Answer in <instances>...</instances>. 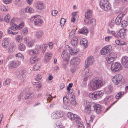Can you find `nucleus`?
<instances>
[{
	"label": "nucleus",
	"mask_w": 128,
	"mask_h": 128,
	"mask_svg": "<svg viewBox=\"0 0 128 128\" xmlns=\"http://www.w3.org/2000/svg\"><path fill=\"white\" fill-rule=\"evenodd\" d=\"M122 68V67L121 64L118 62L113 63L111 67L112 70L114 72L120 70Z\"/></svg>",
	"instance_id": "20e7f679"
},
{
	"label": "nucleus",
	"mask_w": 128,
	"mask_h": 128,
	"mask_svg": "<svg viewBox=\"0 0 128 128\" xmlns=\"http://www.w3.org/2000/svg\"><path fill=\"white\" fill-rule=\"evenodd\" d=\"M16 57H18V58H24V56L22 55L21 54L19 53L16 54Z\"/></svg>",
	"instance_id": "13d9d810"
},
{
	"label": "nucleus",
	"mask_w": 128,
	"mask_h": 128,
	"mask_svg": "<svg viewBox=\"0 0 128 128\" xmlns=\"http://www.w3.org/2000/svg\"><path fill=\"white\" fill-rule=\"evenodd\" d=\"M14 46V44L13 43L10 44L8 49V52L9 54L12 53L14 51L15 49Z\"/></svg>",
	"instance_id": "aec40b11"
},
{
	"label": "nucleus",
	"mask_w": 128,
	"mask_h": 128,
	"mask_svg": "<svg viewBox=\"0 0 128 128\" xmlns=\"http://www.w3.org/2000/svg\"><path fill=\"white\" fill-rule=\"evenodd\" d=\"M10 16L9 15H8L6 16L4 18V20L5 22H8L10 21Z\"/></svg>",
	"instance_id": "8fccbe9b"
},
{
	"label": "nucleus",
	"mask_w": 128,
	"mask_h": 128,
	"mask_svg": "<svg viewBox=\"0 0 128 128\" xmlns=\"http://www.w3.org/2000/svg\"><path fill=\"white\" fill-rule=\"evenodd\" d=\"M122 62L124 68H128V58L127 57H123L122 60Z\"/></svg>",
	"instance_id": "dca6fc26"
},
{
	"label": "nucleus",
	"mask_w": 128,
	"mask_h": 128,
	"mask_svg": "<svg viewBox=\"0 0 128 128\" xmlns=\"http://www.w3.org/2000/svg\"><path fill=\"white\" fill-rule=\"evenodd\" d=\"M0 8L1 10L2 11L4 12L7 11V9L5 6L4 5H2L0 7Z\"/></svg>",
	"instance_id": "4d7b16f0"
},
{
	"label": "nucleus",
	"mask_w": 128,
	"mask_h": 128,
	"mask_svg": "<svg viewBox=\"0 0 128 128\" xmlns=\"http://www.w3.org/2000/svg\"><path fill=\"white\" fill-rule=\"evenodd\" d=\"M62 56L63 60L67 62H68L70 59V54L67 52L66 50H64L62 52Z\"/></svg>",
	"instance_id": "ddd939ff"
},
{
	"label": "nucleus",
	"mask_w": 128,
	"mask_h": 128,
	"mask_svg": "<svg viewBox=\"0 0 128 128\" xmlns=\"http://www.w3.org/2000/svg\"><path fill=\"white\" fill-rule=\"evenodd\" d=\"M80 119L79 120L76 121V120L75 122L77 123V124L78 128H84V125L82 123L80 122Z\"/></svg>",
	"instance_id": "72a5a7b5"
},
{
	"label": "nucleus",
	"mask_w": 128,
	"mask_h": 128,
	"mask_svg": "<svg viewBox=\"0 0 128 128\" xmlns=\"http://www.w3.org/2000/svg\"><path fill=\"white\" fill-rule=\"evenodd\" d=\"M52 118L54 119H58L56 112H54L52 113Z\"/></svg>",
	"instance_id": "603ef678"
},
{
	"label": "nucleus",
	"mask_w": 128,
	"mask_h": 128,
	"mask_svg": "<svg viewBox=\"0 0 128 128\" xmlns=\"http://www.w3.org/2000/svg\"><path fill=\"white\" fill-rule=\"evenodd\" d=\"M66 22V20L65 19L63 18H62L60 22V25L62 27H63L64 26Z\"/></svg>",
	"instance_id": "09e8293b"
},
{
	"label": "nucleus",
	"mask_w": 128,
	"mask_h": 128,
	"mask_svg": "<svg viewBox=\"0 0 128 128\" xmlns=\"http://www.w3.org/2000/svg\"><path fill=\"white\" fill-rule=\"evenodd\" d=\"M92 12L90 10H88L86 13L85 16V19L84 22L88 24L90 22V19L92 17Z\"/></svg>",
	"instance_id": "0eeeda50"
},
{
	"label": "nucleus",
	"mask_w": 128,
	"mask_h": 128,
	"mask_svg": "<svg viewBox=\"0 0 128 128\" xmlns=\"http://www.w3.org/2000/svg\"><path fill=\"white\" fill-rule=\"evenodd\" d=\"M124 93L123 92H120L118 93L115 96V98L116 99H119L120 98L121 96L124 95Z\"/></svg>",
	"instance_id": "79ce46f5"
},
{
	"label": "nucleus",
	"mask_w": 128,
	"mask_h": 128,
	"mask_svg": "<svg viewBox=\"0 0 128 128\" xmlns=\"http://www.w3.org/2000/svg\"><path fill=\"white\" fill-rule=\"evenodd\" d=\"M11 28L12 30H16L18 28L17 25L14 23L12 22L11 24Z\"/></svg>",
	"instance_id": "ea45409f"
},
{
	"label": "nucleus",
	"mask_w": 128,
	"mask_h": 128,
	"mask_svg": "<svg viewBox=\"0 0 128 128\" xmlns=\"http://www.w3.org/2000/svg\"><path fill=\"white\" fill-rule=\"evenodd\" d=\"M40 64H37L34 66V69L35 71L38 70L40 68Z\"/></svg>",
	"instance_id": "de8ad7c7"
},
{
	"label": "nucleus",
	"mask_w": 128,
	"mask_h": 128,
	"mask_svg": "<svg viewBox=\"0 0 128 128\" xmlns=\"http://www.w3.org/2000/svg\"><path fill=\"white\" fill-rule=\"evenodd\" d=\"M4 3L6 4H8L12 2V0H3Z\"/></svg>",
	"instance_id": "680f3d73"
},
{
	"label": "nucleus",
	"mask_w": 128,
	"mask_h": 128,
	"mask_svg": "<svg viewBox=\"0 0 128 128\" xmlns=\"http://www.w3.org/2000/svg\"><path fill=\"white\" fill-rule=\"evenodd\" d=\"M26 73V72L25 70L18 72L17 74V76L20 80H22L25 77Z\"/></svg>",
	"instance_id": "4468645a"
},
{
	"label": "nucleus",
	"mask_w": 128,
	"mask_h": 128,
	"mask_svg": "<svg viewBox=\"0 0 128 128\" xmlns=\"http://www.w3.org/2000/svg\"><path fill=\"white\" fill-rule=\"evenodd\" d=\"M88 30L86 28H84L80 29L79 30L80 33L82 34H86L88 32Z\"/></svg>",
	"instance_id": "bb28decb"
},
{
	"label": "nucleus",
	"mask_w": 128,
	"mask_h": 128,
	"mask_svg": "<svg viewBox=\"0 0 128 128\" xmlns=\"http://www.w3.org/2000/svg\"><path fill=\"white\" fill-rule=\"evenodd\" d=\"M24 26V23H21L18 26V28L19 29H20L22 28H23Z\"/></svg>",
	"instance_id": "e2e57ef3"
},
{
	"label": "nucleus",
	"mask_w": 128,
	"mask_h": 128,
	"mask_svg": "<svg viewBox=\"0 0 128 128\" xmlns=\"http://www.w3.org/2000/svg\"><path fill=\"white\" fill-rule=\"evenodd\" d=\"M22 38L21 36L19 35L17 36L16 38V42H20L22 41Z\"/></svg>",
	"instance_id": "37998d69"
},
{
	"label": "nucleus",
	"mask_w": 128,
	"mask_h": 128,
	"mask_svg": "<svg viewBox=\"0 0 128 128\" xmlns=\"http://www.w3.org/2000/svg\"><path fill=\"white\" fill-rule=\"evenodd\" d=\"M43 46V50H42V52L43 53H44L45 52V51L46 50L47 48V46L46 45L44 44L42 46Z\"/></svg>",
	"instance_id": "bf43d9fd"
},
{
	"label": "nucleus",
	"mask_w": 128,
	"mask_h": 128,
	"mask_svg": "<svg viewBox=\"0 0 128 128\" xmlns=\"http://www.w3.org/2000/svg\"><path fill=\"white\" fill-rule=\"evenodd\" d=\"M9 44V42L8 40L7 39H5L3 42L2 44V46L4 48H7Z\"/></svg>",
	"instance_id": "b1692460"
},
{
	"label": "nucleus",
	"mask_w": 128,
	"mask_h": 128,
	"mask_svg": "<svg viewBox=\"0 0 128 128\" xmlns=\"http://www.w3.org/2000/svg\"><path fill=\"white\" fill-rule=\"evenodd\" d=\"M66 48H68V50L70 51V52L71 55H74L76 54H77L75 50H73L72 48H70V47L68 45L66 46Z\"/></svg>",
	"instance_id": "c756f323"
},
{
	"label": "nucleus",
	"mask_w": 128,
	"mask_h": 128,
	"mask_svg": "<svg viewBox=\"0 0 128 128\" xmlns=\"http://www.w3.org/2000/svg\"><path fill=\"white\" fill-rule=\"evenodd\" d=\"M22 2L21 0H16L15 2V4L17 6H21Z\"/></svg>",
	"instance_id": "a18cd8bd"
},
{
	"label": "nucleus",
	"mask_w": 128,
	"mask_h": 128,
	"mask_svg": "<svg viewBox=\"0 0 128 128\" xmlns=\"http://www.w3.org/2000/svg\"><path fill=\"white\" fill-rule=\"evenodd\" d=\"M37 8L40 10H41L44 8L43 4L42 3H38L36 4Z\"/></svg>",
	"instance_id": "473e14b6"
},
{
	"label": "nucleus",
	"mask_w": 128,
	"mask_h": 128,
	"mask_svg": "<svg viewBox=\"0 0 128 128\" xmlns=\"http://www.w3.org/2000/svg\"><path fill=\"white\" fill-rule=\"evenodd\" d=\"M20 64V62L18 60L12 61L11 62L10 64L11 68H16Z\"/></svg>",
	"instance_id": "6ab92c4d"
},
{
	"label": "nucleus",
	"mask_w": 128,
	"mask_h": 128,
	"mask_svg": "<svg viewBox=\"0 0 128 128\" xmlns=\"http://www.w3.org/2000/svg\"><path fill=\"white\" fill-rule=\"evenodd\" d=\"M94 62V58L92 57H90L88 58L85 62V66L86 68L85 70L86 74L89 72V70L87 68L89 66L92 65Z\"/></svg>",
	"instance_id": "7ed1b4c3"
},
{
	"label": "nucleus",
	"mask_w": 128,
	"mask_h": 128,
	"mask_svg": "<svg viewBox=\"0 0 128 128\" xmlns=\"http://www.w3.org/2000/svg\"><path fill=\"white\" fill-rule=\"evenodd\" d=\"M38 60V59L36 57H32L30 60V62L32 64H34L37 62Z\"/></svg>",
	"instance_id": "7c9ffc66"
},
{
	"label": "nucleus",
	"mask_w": 128,
	"mask_h": 128,
	"mask_svg": "<svg viewBox=\"0 0 128 128\" xmlns=\"http://www.w3.org/2000/svg\"><path fill=\"white\" fill-rule=\"evenodd\" d=\"M103 80L100 78H94L90 82V87L93 90H97L103 85Z\"/></svg>",
	"instance_id": "f03ea898"
},
{
	"label": "nucleus",
	"mask_w": 128,
	"mask_h": 128,
	"mask_svg": "<svg viewBox=\"0 0 128 128\" xmlns=\"http://www.w3.org/2000/svg\"><path fill=\"white\" fill-rule=\"evenodd\" d=\"M34 97V94L32 93H28L26 95V100H27L28 98H32Z\"/></svg>",
	"instance_id": "4c0bfd02"
},
{
	"label": "nucleus",
	"mask_w": 128,
	"mask_h": 128,
	"mask_svg": "<svg viewBox=\"0 0 128 128\" xmlns=\"http://www.w3.org/2000/svg\"><path fill=\"white\" fill-rule=\"evenodd\" d=\"M42 78V76L40 74H38L37 77L36 78V80L38 81L40 80Z\"/></svg>",
	"instance_id": "052dcab7"
},
{
	"label": "nucleus",
	"mask_w": 128,
	"mask_h": 128,
	"mask_svg": "<svg viewBox=\"0 0 128 128\" xmlns=\"http://www.w3.org/2000/svg\"><path fill=\"white\" fill-rule=\"evenodd\" d=\"M90 24L92 25H95L96 24V21L94 18H92L90 22Z\"/></svg>",
	"instance_id": "864d4df0"
},
{
	"label": "nucleus",
	"mask_w": 128,
	"mask_h": 128,
	"mask_svg": "<svg viewBox=\"0 0 128 128\" xmlns=\"http://www.w3.org/2000/svg\"><path fill=\"white\" fill-rule=\"evenodd\" d=\"M24 40L28 47H31L33 46L35 42L34 40H30L27 38H25Z\"/></svg>",
	"instance_id": "f3484780"
},
{
	"label": "nucleus",
	"mask_w": 128,
	"mask_h": 128,
	"mask_svg": "<svg viewBox=\"0 0 128 128\" xmlns=\"http://www.w3.org/2000/svg\"><path fill=\"white\" fill-rule=\"evenodd\" d=\"M10 80L9 79H7L6 81V84L7 85L9 84L10 82Z\"/></svg>",
	"instance_id": "774afa93"
},
{
	"label": "nucleus",
	"mask_w": 128,
	"mask_h": 128,
	"mask_svg": "<svg viewBox=\"0 0 128 128\" xmlns=\"http://www.w3.org/2000/svg\"><path fill=\"white\" fill-rule=\"evenodd\" d=\"M87 40L85 38H84L80 42V44L81 45H84L85 47H87Z\"/></svg>",
	"instance_id": "c9c22d12"
},
{
	"label": "nucleus",
	"mask_w": 128,
	"mask_h": 128,
	"mask_svg": "<svg viewBox=\"0 0 128 128\" xmlns=\"http://www.w3.org/2000/svg\"><path fill=\"white\" fill-rule=\"evenodd\" d=\"M111 47L110 46H106L104 47L101 51V54L102 55H105L111 51Z\"/></svg>",
	"instance_id": "9d476101"
},
{
	"label": "nucleus",
	"mask_w": 128,
	"mask_h": 128,
	"mask_svg": "<svg viewBox=\"0 0 128 128\" xmlns=\"http://www.w3.org/2000/svg\"><path fill=\"white\" fill-rule=\"evenodd\" d=\"M30 54L31 55H34L38 54H39L38 50L36 48L31 50L29 51Z\"/></svg>",
	"instance_id": "4be33fe9"
},
{
	"label": "nucleus",
	"mask_w": 128,
	"mask_h": 128,
	"mask_svg": "<svg viewBox=\"0 0 128 128\" xmlns=\"http://www.w3.org/2000/svg\"><path fill=\"white\" fill-rule=\"evenodd\" d=\"M58 118L62 117L63 116V112L60 110H58L56 112Z\"/></svg>",
	"instance_id": "58836bf2"
},
{
	"label": "nucleus",
	"mask_w": 128,
	"mask_h": 128,
	"mask_svg": "<svg viewBox=\"0 0 128 128\" xmlns=\"http://www.w3.org/2000/svg\"><path fill=\"white\" fill-rule=\"evenodd\" d=\"M26 11L27 12L33 13L34 12V10L32 8L29 7H28L26 8Z\"/></svg>",
	"instance_id": "a19ab883"
},
{
	"label": "nucleus",
	"mask_w": 128,
	"mask_h": 128,
	"mask_svg": "<svg viewBox=\"0 0 128 128\" xmlns=\"http://www.w3.org/2000/svg\"><path fill=\"white\" fill-rule=\"evenodd\" d=\"M127 30L124 29L121 30L117 33L118 37H120L123 39L126 38V33Z\"/></svg>",
	"instance_id": "1a4fd4ad"
},
{
	"label": "nucleus",
	"mask_w": 128,
	"mask_h": 128,
	"mask_svg": "<svg viewBox=\"0 0 128 128\" xmlns=\"http://www.w3.org/2000/svg\"><path fill=\"white\" fill-rule=\"evenodd\" d=\"M42 23V21L40 19H37L35 20L34 22V24L36 26L38 25V26H40Z\"/></svg>",
	"instance_id": "cd10ccee"
},
{
	"label": "nucleus",
	"mask_w": 128,
	"mask_h": 128,
	"mask_svg": "<svg viewBox=\"0 0 128 128\" xmlns=\"http://www.w3.org/2000/svg\"><path fill=\"white\" fill-rule=\"evenodd\" d=\"M52 55V54L51 53L46 54L45 56V62H48L51 58Z\"/></svg>",
	"instance_id": "412c9836"
},
{
	"label": "nucleus",
	"mask_w": 128,
	"mask_h": 128,
	"mask_svg": "<svg viewBox=\"0 0 128 128\" xmlns=\"http://www.w3.org/2000/svg\"><path fill=\"white\" fill-rule=\"evenodd\" d=\"M128 21L124 20L122 22L121 24V26L123 28H126L128 24Z\"/></svg>",
	"instance_id": "c03bdc74"
},
{
	"label": "nucleus",
	"mask_w": 128,
	"mask_h": 128,
	"mask_svg": "<svg viewBox=\"0 0 128 128\" xmlns=\"http://www.w3.org/2000/svg\"><path fill=\"white\" fill-rule=\"evenodd\" d=\"M25 45L24 44L21 43L19 45V49L21 51H24L26 49Z\"/></svg>",
	"instance_id": "2f4dec72"
},
{
	"label": "nucleus",
	"mask_w": 128,
	"mask_h": 128,
	"mask_svg": "<svg viewBox=\"0 0 128 128\" xmlns=\"http://www.w3.org/2000/svg\"><path fill=\"white\" fill-rule=\"evenodd\" d=\"M115 79L118 80V81L121 82L122 79V76L121 74H117L114 77Z\"/></svg>",
	"instance_id": "e433bc0d"
},
{
	"label": "nucleus",
	"mask_w": 128,
	"mask_h": 128,
	"mask_svg": "<svg viewBox=\"0 0 128 128\" xmlns=\"http://www.w3.org/2000/svg\"><path fill=\"white\" fill-rule=\"evenodd\" d=\"M44 35L43 32L42 31L37 32L36 34V37L38 39L41 38Z\"/></svg>",
	"instance_id": "393cba45"
},
{
	"label": "nucleus",
	"mask_w": 128,
	"mask_h": 128,
	"mask_svg": "<svg viewBox=\"0 0 128 128\" xmlns=\"http://www.w3.org/2000/svg\"><path fill=\"white\" fill-rule=\"evenodd\" d=\"M12 58V56H9L6 59V62H8L10 60H11Z\"/></svg>",
	"instance_id": "338daca9"
},
{
	"label": "nucleus",
	"mask_w": 128,
	"mask_h": 128,
	"mask_svg": "<svg viewBox=\"0 0 128 128\" xmlns=\"http://www.w3.org/2000/svg\"><path fill=\"white\" fill-rule=\"evenodd\" d=\"M63 102L64 105L63 106V108L67 110H69L70 108V107L69 104V102L68 98L66 96L63 97Z\"/></svg>",
	"instance_id": "f8f14e48"
},
{
	"label": "nucleus",
	"mask_w": 128,
	"mask_h": 128,
	"mask_svg": "<svg viewBox=\"0 0 128 128\" xmlns=\"http://www.w3.org/2000/svg\"><path fill=\"white\" fill-rule=\"evenodd\" d=\"M112 82L114 84L118 85L121 82L120 81H118V80L115 79L114 77L112 79Z\"/></svg>",
	"instance_id": "49530a36"
},
{
	"label": "nucleus",
	"mask_w": 128,
	"mask_h": 128,
	"mask_svg": "<svg viewBox=\"0 0 128 128\" xmlns=\"http://www.w3.org/2000/svg\"><path fill=\"white\" fill-rule=\"evenodd\" d=\"M112 87L111 85L108 86L107 88L105 90V91L108 94H110L112 90Z\"/></svg>",
	"instance_id": "c85d7f7f"
},
{
	"label": "nucleus",
	"mask_w": 128,
	"mask_h": 128,
	"mask_svg": "<svg viewBox=\"0 0 128 128\" xmlns=\"http://www.w3.org/2000/svg\"><path fill=\"white\" fill-rule=\"evenodd\" d=\"M93 110H94L97 114L100 113L102 111L101 106L98 104L90 103L86 107L84 111L86 114H89Z\"/></svg>",
	"instance_id": "f257e3e1"
},
{
	"label": "nucleus",
	"mask_w": 128,
	"mask_h": 128,
	"mask_svg": "<svg viewBox=\"0 0 128 128\" xmlns=\"http://www.w3.org/2000/svg\"><path fill=\"white\" fill-rule=\"evenodd\" d=\"M72 33L70 34V37L71 38H73V39L72 40L71 43L72 46L74 48H75L77 45L78 43V39L76 37H72Z\"/></svg>",
	"instance_id": "2eb2a0df"
},
{
	"label": "nucleus",
	"mask_w": 128,
	"mask_h": 128,
	"mask_svg": "<svg viewBox=\"0 0 128 128\" xmlns=\"http://www.w3.org/2000/svg\"><path fill=\"white\" fill-rule=\"evenodd\" d=\"M114 22H115V21L114 20H113L110 23L111 26V27L112 28L114 26L115 24Z\"/></svg>",
	"instance_id": "69168bd1"
},
{
	"label": "nucleus",
	"mask_w": 128,
	"mask_h": 128,
	"mask_svg": "<svg viewBox=\"0 0 128 128\" xmlns=\"http://www.w3.org/2000/svg\"><path fill=\"white\" fill-rule=\"evenodd\" d=\"M52 98H53L52 96L51 95H49V96L47 99V100L48 101V100H49V102H50L51 100H52Z\"/></svg>",
	"instance_id": "0e129e2a"
},
{
	"label": "nucleus",
	"mask_w": 128,
	"mask_h": 128,
	"mask_svg": "<svg viewBox=\"0 0 128 128\" xmlns=\"http://www.w3.org/2000/svg\"><path fill=\"white\" fill-rule=\"evenodd\" d=\"M34 84V85H36L37 86H37V87H38V88L39 89L41 88L42 86V85L40 84V82H34V84Z\"/></svg>",
	"instance_id": "5fc2aeb1"
},
{
	"label": "nucleus",
	"mask_w": 128,
	"mask_h": 128,
	"mask_svg": "<svg viewBox=\"0 0 128 128\" xmlns=\"http://www.w3.org/2000/svg\"><path fill=\"white\" fill-rule=\"evenodd\" d=\"M126 11H125L124 12H122L118 15L115 20V23L116 25H119L120 24L122 17L126 14Z\"/></svg>",
	"instance_id": "6e6552de"
},
{
	"label": "nucleus",
	"mask_w": 128,
	"mask_h": 128,
	"mask_svg": "<svg viewBox=\"0 0 128 128\" xmlns=\"http://www.w3.org/2000/svg\"><path fill=\"white\" fill-rule=\"evenodd\" d=\"M71 96L70 101V103L72 104L73 106H75L76 104V102L75 99V97L74 95H72Z\"/></svg>",
	"instance_id": "a878e982"
},
{
	"label": "nucleus",
	"mask_w": 128,
	"mask_h": 128,
	"mask_svg": "<svg viewBox=\"0 0 128 128\" xmlns=\"http://www.w3.org/2000/svg\"><path fill=\"white\" fill-rule=\"evenodd\" d=\"M117 56V54L115 52H112L110 53L106 58V60L108 63L110 64L112 63Z\"/></svg>",
	"instance_id": "423d86ee"
},
{
	"label": "nucleus",
	"mask_w": 128,
	"mask_h": 128,
	"mask_svg": "<svg viewBox=\"0 0 128 128\" xmlns=\"http://www.w3.org/2000/svg\"><path fill=\"white\" fill-rule=\"evenodd\" d=\"M80 62V60L79 58L76 57L72 58L70 63L74 65H77L79 64Z\"/></svg>",
	"instance_id": "a211bd4d"
},
{
	"label": "nucleus",
	"mask_w": 128,
	"mask_h": 128,
	"mask_svg": "<svg viewBox=\"0 0 128 128\" xmlns=\"http://www.w3.org/2000/svg\"><path fill=\"white\" fill-rule=\"evenodd\" d=\"M103 94L102 91L95 92L93 93L90 94V96L94 100H96L101 98L103 95Z\"/></svg>",
	"instance_id": "39448f33"
},
{
	"label": "nucleus",
	"mask_w": 128,
	"mask_h": 128,
	"mask_svg": "<svg viewBox=\"0 0 128 128\" xmlns=\"http://www.w3.org/2000/svg\"><path fill=\"white\" fill-rule=\"evenodd\" d=\"M108 3L109 2L108 0H101L100 3V6L101 8Z\"/></svg>",
	"instance_id": "f704fd0d"
},
{
	"label": "nucleus",
	"mask_w": 128,
	"mask_h": 128,
	"mask_svg": "<svg viewBox=\"0 0 128 128\" xmlns=\"http://www.w3.org/2000/svg\"><path fill=\"white\" fill-rule=\"evenodd\" d=\"M68 118L72 121L75 120L77 121L80 120V118L78 117L76 115L74 114L71 112H68Z\"/></svg>",
	"instance_id": "9b49d317"
},
{
	"label": "nucleus",
	"mask_w": 128,
	"mask_h": 128,
	"mask_svg": "<svg viewBox=\"0 0 128 128\" xmlns=\"http://www.w3.org/2000/svg\"><path fill=\"white\" fill-rule=\"evenodd\" d=\"M58 12L56 10H52L51 12L52 14L54 16H56Z\"/></svg>",
	"instance_id": "3c124183"
},
{
	"label": "nucleus",
	"mask_w": 128,
	"mask_h": 128,
	"mask_svg": "<svg viewBox=\"0 0 128 128\" xmlns=\"http://www.w3.org/2000/svg\"><path fill=\"white\" fill-rule=\"evenodd\" d=\"M102 9L105 11H108L110 10L111 8V6L109 2L101 7Z\"/></svg>",
	"instance_id": "5701e85b"
},
{
	"label": "nucleus",
	"mask_w": 128,
	"mask_h": 128,
	"mask_svg": "<svg viewBox=\"0 0 128 128\" xmlns=\"http://www.w3.org/2000/svg\"><path fill=\"white\" fill-rule=\"evenodd\" d=\"M28 30L27 28H24L22 30V33L24 34H27L28 32Z\"/></svg>",
	"instance_id": "6e6d98bb"
}]
</instances>
